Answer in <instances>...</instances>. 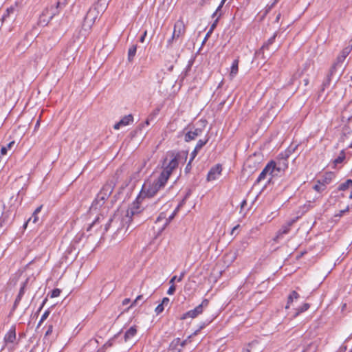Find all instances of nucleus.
I'll return each mask as SVG.
<instances>
[{"label":"nucleus","instance_id":"obj_1","mask_svg":"<svg viewBox=\"0 0 352 352\" xmlns=\"http://www.w3.org/2000/svg\"><path fill=\"white\" fill-rule=\"evenodd\" d=\"M188 157V152H169L167 153L166 158L163 162V170L160 174L167 181L175 169H176L179 164L186 162Z\"/></svg>","mask_w":352,"mask_h":352},{"label":"nucleus","instance_id":"obj_2","mask_svg":"<svg viewBox=\"0 0 352 352\" xmlns=\"http://www.w3.org/2000/svg\"><path fill=\"white\" fill-rule=\"evenodd\" d=\"M167 180L160 175L153 180L146 181L142 187L144 194L148 197H154L161 189L164 188Z\"/></svg>","mask_w":352,"mask_h":352},{"label":"nucleus","instance_id":"obj_3","mask_svg":"<svg viewBox=\"0 0 352 352\" xmlns=\"http://www.w3.org/2000/svg\"><path fill=\"white\" fill-rule=\"evenodd\" d=\"M107 8L105 1L98 0L97 3L91 7L85 16L84 25L91 27L98 18V16L104 12Z\"/></svg>","mask_w":352,"mask_h":352},{"label":"nucleus","instance_id":"obj_4","mask_svg":"<svg viewBox=\"0 0 352 352\" xmlns=\"http://www.w3.org/2000/svg\"><path fill=\"white\" fill-rule=\"evenodd\" d=\"M186 32V25L182 17L174 24L173 32L171 37L167 41V47H171L174 41L184 36Z\"/></svg>","mask_w":352,"mask_h":352},{"label":"nucleus","instance_id":"obj_5","mask_svg":"<svg viewBox=\"0 0 352 352\" xmlns=\"http://www.w3.org/2000/svg\"><path fill=\"white\" fill-rule=\"evenodd\" d=\"M281 170V167L277 166L276 164L274 162L271 161L266 165V166L261 171L255 182V184L259 183L262 180H264L266 178L267 175L270 176V177L269 178V182H270L272 177L277 176L278 173H280Z\"/></svg>","mask_w":352,"mask_h":352},{"label":"nucleus","instance_id":"obj_6","mask_svg":"<svg viewBox=\"0 0 352 352\" xmlns=\"http://www.w3.org/2000/svg\"><path fill=\"white\" fill-rule=\"evenodd\" d=\"M209 301L207 299H204L200 305L197 306L195 309L190 310L181 316V320H185L188 318H195L199 315L201 314L204 311V308L208 306Z\"/></svg>","mask_w":352,"mask_h":352},{"label":"nucleus","instance_id":"obj_7","mask_svg":"<svg viewBox=\"0 0 352 352\" xmlns=\"http://www.w3.org/2000/svg\"><path fill=\"white\" fill-rule=\"evenodd\" d=\"M60 3V1L59 0L56 3V8H53L52 6L50 8H47L45 10H43L42 14L40 16L39 19V23L42 25H46L48 24L50 21L53 18V16L56 14V12L54 10H56L59 5Z\"/></svg>","mask_w":352,"mask_h":352},{"label":"nucleus","instance_id":"obj_8","mask_svg":"<svg viewBox=\"0 0 352 352\" xmlns=\"http://www.w3.org/2000/svg\"><path fill=\"white\" fill-rule=\"evenodd\" d=\"M113 190V184L112 182H107L106 183L99 192V193L97 195V197L96 199V201L98 202V204H100L101 201L103 203L104 201L107 199L111 194L112 193Z\"/></svg>","mask_w":352,"mask_h":352},{"label":"nucleus","instance_id":"obj_9","mask_svg":"<svg viewBox=\"0 0 352 352\" xmlns=\"http://www.w3.org/2000/svg\"><path fill=\"white\" fill-rule=\"evenodd\" d=\"M221 171L222 168L220 164H217L212 167L208 173L207 180L210 182L217 179V177L221 175Z\"/></svg>","mask_w":352,"mask_h":352},{"label":"nucleus","instance_id":"obj_10","mask_svg":"<svg viewBox=\"0 0 352 352\" xmlns=\"http://www.w3.org/2000/svg\"><path fill=\"white\" fill-rule=\"evenodd\" d=\"M170 223V219H168L165 213L162 212L157 217L155 224L159 226L160 231H162Z\"/></svg>","mask_w":352,"mask_h":352},{"label":"nucleus","instance_id":"obj_11","mask_svg":"<svg viewBox=\"0 0 352 352\" xmlns=\"http://www.w3.org/2000/svg\"><path fill=\"white\" fill-rule=\"evenodd\" d=\"M185 341L181 342L179 338L174 339L170 344L168 350L171 352H181L182 348L184 346Z\"/></svg>","mask_w":352,"mask_h":352},{"label":"nucleus","instance_id":"obj_12","mask_svg":"<svg viewBox=\"0 0 352 352\" xmlns=\"http://www.w3.org/2000/svg\"><path fill=\"white\" fill-rule=\"evenodd\" d=\"M16 340V327L14 325L12 326L8 332L4 337V342L6 344L14 343Z\"/></svg>","mask_w":352,"mask_h":352},{"label":"nucleus","instance_id":"obj_13","mask_svg":"<svg viewBox=\"0 0 352 352\" xmlns=\"http://www.w3.org/2000/svg\"><path fill=\"white\" fill-rule=\"evenodd\" d=\"M133 117L131 114L124 116L118 123H116L113 128L116 130H118L121 126H126L131 122H133Z\"/></svg>","mask_w":352,"mask_h":352},{"label":"nucleus","instance_id":"obj_14","mask_svg":"<svg viewBox=\"0 0 352 352\" xmlns=\"http://www.w3.org/2000/svg\"><path fill=\"white\" fill-rule=\"evenodd\" d=\"M296 219H294L288 221L286 224L283 225L281 228L277 232L276 238H280L284 234H287L289 230L292 226L296 222Z\"/></svg>","mask_w":352,"mask_h":352},{"label":"nucleus","instance_id":"obj_15","mask_svg":"<svg viewBox=\"0 0 352 352\" xmlns=\"http://www.w3.org/2000/svg\"><path fill=\"white\" fill-rule=\"evenodd\" d=\"M104 219L102 215L98 216L96 219L87 227V231H91L92 229H95V231H98L99 228H101L100 223Z\"/></svg>","mask_w":352,"mask_h":352},{"label":"nucleus","instance_id":"obj_16","mask_svg":"<svg viewBox=\"0 0 352 352\" xmlns=\"http://www.w3.org/2000/svg\"><path fill=\"white\" fill-rule=\"evenodd\" d=\"M202 132L201 129H195L194 131H190L185 135L184 140L186 142H190L195 140L197 136L200 135Z\"/></svg>","mask_w":352,"mask_h":352},{"label":"nucleus","instance_id":"obj_17","mask_svg":"<svg viewBox=\"0 0 352 352\" xmlns=\"http://www.w3.org/2000/svg\"><path fill=\"white\" fill-rule=\"evenodd\" d=\"M137 333V327L132 326L127 329L124 333V339L125 342L131 340Z\"/></svg>","mask_w":352,"mask_h":352},{"label":"nucleus","instance_id":"obj_18","mask_svg":"<svg viewBox=\"0 0 352 352\" xmlns=\"http://www.w3.org/2000/svg\"><path fill=\"white\" fill-rule=\"evenodd\" d=\"M338 69H340L339 67L333 63L327 76V79L324 82V86H326L330 83L331 77L336 74Z\"/></svg>","mask_w":352,"mask_h":352},{"label":"nucleus","instance_id":"obj_19","mask_svg":"<svg viewBox=\"0 0 352 352\" xmlns=\"http://www.w3.org/2000/svg\"><path fill=\"white\" fill-rule=\"evenodd\" d=\"M27 283V281L23 283V285L21 286L20 290H19V292L15 299V301L14 302V305H13V308L12 309L14 310L16 307L18 306L19 303L20 302L24 293H25V285Z\"/></svg>","mask_w":352,"mask_h":352},{"label":"nucleus","instance_id":"obj_20","mask_svg":"<svg viewBox=\"0 0 352 352\" xmlns=\"http://www.w3.org/2000/svg\"><path fill=\"white\" fill-rule=\"evenodd\" d=\"M239 71V60L235 59L231 66L230 76L231 78L235 77Z\"/></svg>","mask_w":352,"mask_h":352},{"label":"nucleus","instance_id":"obj_21","mask_svg":"<svg viewBox=\"0 0 352 352\" xmlns=\"http://www.w3.org/2000/svg\"><path fill=\"white\" fill-rule=\"evenodd\" d=\"M43 208V206L41 205L38 208H36V210L34 211L32 217L28 219V223L32 221L33 223H36L38 222L39 218H38V213L41 211V209Z\"/></svg>","mask_w":352,"mask_h":352},{"label":"nucleus","instance_id":"obj_22","mask_svg":"<svg viewBox=\"0 0 352 352\" xmlns=\"http://www.w3.org/2000/svg\"><path fill=\"white\" fill-rule=\"evenodd\" d=\"M8 214L3 212V208L0 207V228L3 227L8 222Z\"/></svg>","mask_w":352,"mask_h":352},{"label":"nucleus","instance_id":"obj_23","mask_svg":"<svg viewBox=\"0 0 352 352\" xmlns=\"http://www.w3.org/2000/svg\"><path fill=\"white\" fill-rule=\"evenodd\" d=\"M298 298L299 294L296 291H292L287 298V302L285 308L288 309L290 306V304L292 303L294 300H297Z\"/></svg>","mask_w":352,"mask_h":352},{"label":"nucleus","instance_id":"obj_24","mask_svg":"<svg viewBox=\"0 0 352 352\" xmlns=\"http://www.w3.org/2000/svg\"><path fill=\"white\" fill-rule=\"evenodd\" d=\"M137 51V45H133L128 51V60L131 62L135 56Z\"/></svg>","mask_w":352,"mask_h":352},{"label":"nucleus","instance_id":"obj_25","mask_svg":"<svg viewBox=\"0 0 352 352\" xmlns=\"http://www.w3.org/2000/svg\"><path fill=\"white\" fill-rule=\"evenodd\" d=\"M352 187V179H349L346 182L340 184L338 186V190H346V189Z\"/></svg>","mask_w":352,"mask_h":352},{"label":"nucleus","instance_id":"obj_26","mask_svg":"<svg viewBox=\"0 0 352 352\" xmlns=\"http://www.w3.org/2000/svg\"><path fill=\"white\" fill-rule=\"evenodd\" d=\"M276 34H274V35L272 36H271L268 40L262 46V47L261 48V51H264L265 49H268L269 46L270 45H272L274 41H275V38H276Z\"/></svg>","mask_w":352,"mask_h":352},{"label":"nucleus","instance_id":"obj_27","mask_svg":"<svg viewBox=\"0 0 352 352\" xmlns=\"http://www.w3.org/2000/svg\"><path fill=\"white\" fill-rule=\"evenodd\" d=\"M14 11L15 8L14 6H11L7 8L6 13L2 16V20L3 21H6L8 18L10 16L11 14H13L14 13Z\"/></svg>","mask_w":352,"mask_h":352},{"label":"nucleus","instance_id":"obj_28","mask_svg":"<svg viewBox=\"0 0 352 352\" xmlns=\"http://www.w3.org/2000/svg\"><path fill=\"white\" fill-rule=\"evenodd\" d=\"M15 144L14 141H12L8 143L6 146H2L1 148V153L2 155H6L8 150H10L12 146Z\"/></svg>","mask_w":352,"mask_h":352},{"label":"nucleus","instance_id":"obj_29","mask_svg":"<svg viewBox=\"0 0 352 352\" xmlns=\"http://www.w3.org/2000/svg\"><path fill=\"white\" fill-rule=\"evenodd\" d=\"M310 305L309 303H304L299 308L296 309V312L294 314V316H298L300 313H302L307 311L309 308Z\"/></svg>","mask_w":352,"mask_h":352},{"label":"nucleus","instance_id":"obj_30","mask_svg":"<svg viewBox=\"0 0 352 352\" xmlns=\"http://www.w3.org/2000/svg\"><path fill=\"white\" fill-rule=\"evenodd\" d=\"M333 177V175L331 173H326L325 175L324 176V178L322 179V186H325L326 184H329Z\"/></svg>","mask_w":352,"mask_h":352},{"label":"nucleus","instance_id":"obj_31","mask_svg":"<svg viewBox=\"0 0 352 352\" xmlns=\"http://www.w3.org/2000/svg\"><path fill=\"white\" fill-rule=\"evenodd\" d=\"M208 141V139L206 140H199L198 142L197 143V145L195 146V149L199 151Z\"/></svg>","mask_w":352,"mask_h":352},{"label":"nucleus","instance_id":"obj_32","mask_svg":"<svg viewBox=\"0 0 352 352\" xmlns=\"http://www.w3.org/2000/svg\"><path fill=\"white\" fill-rule=\"evenodd\" d=\"M351 49L352 47L351 46H347L345 48H344L342 50V51L341 52L340 54L342 57H344V58H346V56L349 54V53L351 52Z\"/></svg>","mask_w":352,"mask_h":352},{"label":"nucleus","instance_id":"obj_33","mask_svg":"<svg viewBox=\"0 0 352 352\" xmlns=\"http://www.w3.org/2000/svg\"><path fill=\"white\" fill-rule=\"evenodd\" d=\"M221 16V13H218V14L215 16L216 19L214 20L213 23L211 25L210 28L209 30V33H212V31L214 30V28H216L217 24L218 23L219 19L220 18Z\"/></svg>","mask_w":352,"mask_h":352},{"label":"nucleus","instance_id":"obj_34","mask_svg":"<svg viewBox=\"0 0 352 352\" xmlns=\"http://www.w3.org/2000/svg\"><path fill=\"white\" fill-rule=\"evenodd\" d=\"M344 60H345V58L344 57H342L341 55H339L337 57L336 60L334 63L336 65H338L340 69H342V63L344 62Z\"/></svg>","mask_w":352,"mask_h":352},{"label":"nucleus","instance_id":"obj_35","mask_svg":"<svg viewBox=\"0 0 352 352\" xmlns=\"http://www.w3.org/2000/svg\"><path fill=\"white\" fill-rule=\"evenodd\" d=\"M226 1L227 0H221L220 5L218 6V8L215 10V12L213 13L212 18H215V16L218 14V13H221V9Z\"/></svg>","mask_w":352,"mask_h":352},{"label":"nucleus","instance_id":"obj_36","mask_svg":"<svg viewBox=\"0 0 352 352\" xmlns=\"http://www.w3.org/2000/svg\"><path fill=\"white\" fill-rule=\"evenodd\" d=\"M325 186H322V183L320 181H318V184H316L314 186V189L318 192H321L324 190Z\"/></svg>","mask_w":352,"mask_h":352},{"label":"nucleus","instance_id":"obj_37","mask_svg":"<svg viewBox=\"0 0 352 352\" xmlns=\"http://www.w3.org/2000/svg\"><path fill=\"white\" fill-rule=\"evenodd\" d=\"M50 311H49V310H46V311L43 313V314L42 315V316H41V320H40V321H39V322H38V326H39V325H41V324L43 322V321H44V320H45L47 318V317H48V316H49V315H50Z\"/></svg>","mask_w":352,"mask_h":352},{"label":"nucleus","instance_id":"obj_38","mask_svg":"<svg viewBox=\"0 0 352 352\" xmlns=\"http://www.w3.org/2000/svg\"><path fill=\"white\" fill-rule=\"evenodd\" d=\"M345 158V155L343 152H342V153L340 154V156H338L335 160H334V163L336 164H340V163H342L343 162V160H344Z\"/></svg>","mask_w":352,"mask_h":352},{"label":"nucleus","instance_id":"obj_39","mask_svg":"<svg viewBox=\"0 0 352 352\" xmlns=\"http://www.w3.org/2000/svg\"><path fill=\"white\" fill-rule=\"evenodd\" d=\"M164 307H165V306L163 305L162 303L158 305L157 306V307L155 308V311L156 314L159 315L160 314L163 312V311L164 310Z\"/></svg>","mask_w":352,"mask_h":352},{"label":"nucleus","instance_id":"obj_40","mask_svg":"<svg viewBox=\"0 0 352 352\" xmlns=\"http://www.w3.org/2000/svg\"><path fill=\"white\" fill-rule=\"evenodd\" d=\"M60 292H61L60 289H54L52 292L51 297L52 298L58 297V296H60Z\"/></svg>","mask_w":352,"mask_h":352},{"label":"nucleus","instance_id":"obj_41","mask_svg":"<svg viewBox=\"0 0 352 352\" xmlns=\"http://www.w3.org/2000/svg\"><path fill=\"white\" fill-rule=\"evenodd\" d=\"M112 221H113V219L112 218H109L108 221L106 223V224L104 226L103 233L107 232V230L109 228L110 224H111V223Z\"/></svg>","mask_w":352,"mask_h":352},{"label":"nucleus","instance_id":"obj_42","mask_svg":"<svg viewBox=\"0 0 352 352\" xmlns=\"http://www.w3.org/2000/svg\"><path fill=\"white\" fill-rule=\"evenodd\" d=\"M175 292V285H171L169 289L167 291V294L168 295H173Z\"/></svg>","mask_w":352,"mask_h":352},{"label":"nucleus","instance_id":"obj_43","mask_svg":"<svg viewBox=\"0 0 352 352\" xmlns=\"http://www.w3.org/2000/svg\"><path fill=\"white\" fill-rule=\"evenodd\" d=\"M198 152H199V151L196 150L195 148L192 151V152L191 153V155H191L190 159V162H192V160L197 156Z\"/></svg>","mask_w":352,"mask_h":352},{"label":"nucleus","instance_id":"obj_44","mask_svg":"<svg viewBox=\"0 0 352 352\" xmlns=\"http://www.w3.org/2000/svg\"><path fill=\"white\" fill-rule=\"evenodd\" d=\"M170 300L168 298L165 297L162 299V304L166 307L169 304Z\"/></svg>","mask_w":352,"mask_h":352},{"label":"nucleus","instance_id":"obj_45","mask_svg":"<svg viewBox=\"0 0 352 352\" xmlns=\"http://www.w3.org/2000/svg\"><path fill=\"white\" fill-rule=\"evenodd\" d=\"M142 298H143V296L142 295H139L138 296H137V298L135 299V300L131 304V306H133L134 305L137 304L138 302V301L142 300Z\"/></svg>","mask_w":352,"mask_h":352},{"label":"nucleus","instance_id":"obj_46","mask_svg":"<svg viewBox=\"0 0 352 352\" xmlns=\"http://www.w3.org/2000/svg\"><path fill=\"white\" fill-rule=\"evenodd\" d=\"M146 34H147V31H146V30H145V31L144 32V33L142 34V35L141 36V37L140 38V41L141 43H144V39H145V38H146Z\"/></svg>","mask_w":352,"mask_h":352},{"label":"nucleus","instance_id":"obj_47","mask_svg":"<svg viewBox=\"0 0 352 352\" xmlns=\"http://www.w3.org/2000/svg\"><path fill=\"white\" fill-rule=\"evenodd\" d=\"M278 1L279 0H274V2L270 6H267L266 12H268L270 10H271Z\"/></svg>","mask_w":352,"mask_h":352},{"label":"nucleus","instance_id":"obj_48","mask_svg":"<svg viewBox=\"0 0 352 352\" xmlns=\"http://www.w3.org/2000/svg\"><path fill=\"white\" fill-rule=\"evenodd\" d=\"M135 214V212L133 210H127L126 217L130 219L132 215Z\"/></svg>","mask_w":352,"mask_h":352},{"label":"nucleus","instance_id":"obj_49","mask_svg":"<svg viewBox=\"0 0 352 352\" xmlns=\"http://www.w3.org/2000/svg\"><path fill=\"white\" fill-rule=\"evenodd\" d=\"M176 280H177V276H173V277L171 278V279L170 280L169 283H170V285H174V283H175V281Z\"/></svg>","mask_w":352,"mask_h":352},{"label":"nucleus","instance_id":"obj_50","mask_svg":"<svg viewBox=\"0 0 352 352\" xmlns=\"http://www.w3.org/2000/svg\"><path fill=\"white\" fill-rule=\"evenodd\" d=\"M349 206H348L345 210H340V214H338V216H339V217L342 216V215L344 214V212H347V211H349Z\"/></svg>","mask_w":352,"mask_h":352},{"label":"nucleus","instance_id":"obj_51","mask_svg":"<svg viewBox=\"0 0 352 352\" xmlns=\"http://www.w3.org/2000/svg\"><path fill=\"white\" fill-rule=\"evenodd\" d=\"M184 275H185V272H182V273H181V274H180V276H179V277L177 278V281H178V282L182 281V279L184 278Z\"/></svg>","mask_w":352,"mask_h":352},{"label":"nucleus","instance_id":"obj_52","mask_svg":"<svg viewBox=\"0 0 352 352\" xmlns=\"http://www.w3.org/2000/svg\"><path fill=\"white\" fill-rule=\"evenodd\" d=\"M191 162H190V161L189 160V162H188V164H187V166H186V172L189 171V170L191 169Z\"/></svg>","mask_w":352,"mask_h":352},{"label":"nucleus","instance_id":"obj_53","mask_svg":"<svg viewBox=\"0 0 352 352\" xmlns=\"http://www.w3.org/2000/svg\"><path fill=\"white\" fill-rule=\"evenodd\" d=\"M177 210H175L168 217H167L168 219H170V221L174 218L175 214H176Z\"/></svg>","mask_w":352,"mask_h":352},{"label":"nucleus","instance_id":"obj_54","mask_svg":"<svg viewBox=\"0 0 352 352\" xmlns=\"http://www.w3.org/2000/svg\"><path fill=\"white\" fill-rule=\"evenodd\" d=\"M129 302H130V299H129V298H125V299L122 301V305H128Z\"/></svg>","mask_w":352,"mask_h":352},{"label":"nucleus","instance_id":"obj_55","mask_svg":"<svg viewBox=\"0 0 352 352\" xmlns=\"http://www.w3.org/2000/svg\"><path fill=\"white\" fill-rule=\"evenodd\" d=\"M211 33H209V31L207 32L204 41H203V44L208 40V37L210 36Z\"/></svg>","mask_w":352,"mask_h":352},{"label":"nucleus","instance_id":"obj_56","mask_svg":"<svg viewBox=\"0 0 352 352\" xmlns=\"http://www.w3.org/2000/svg\"><path fill=\"white\" fill-rule=\"evenodd\" d=\"M251 349H252V346H251V345H249L248 346V348H246L245 349H244L243 351V352H251Z\"/></svg>","mask_w":352,"mask_h":352},{"label":"nucleus","instance_id":"obj_57","mask_svg":"<svg viewBox=\"0 0 352 352\" xmlns=\"http://www.w3.org/2000/svg\"><path fill=\"white\" fill-rule=\"evenodd\" d=\"M239 227V225H237L235 227H234L233 229L232 230L231 234H234V233L236 232V230H237V228Z\"/></svg>","mask_w":352,"mask_h":352},{"label":"nucleus","instance_id":"obj_58","mask_svg":"<svg viewBox=\"0 0 352 352\" xmlns=\"http://www.w3.org/2000/svg\"><path fill=\"white\" fill-rule=\"evenodd\" d=\"M52 331V326H50L48 330L46 331V335L50 334Z\"/></svg>","mask_w":352,"mask_h":352},{"label":"nucleus","instance_id":"obj_59","mask_svg":"<svg viewBox=\"0 0 352 352\" xmlns=\"http://www.w3.org/2000/svg\"><path fill=\"white\" fill-rule=\"evenodd\" d=\"M247 204L246 200H243L241 204V207L243 208Z\"/></svg>","mask_w":352,"mask_h":352},{"label":"nucleus","instance_id":"obj_60","mask_svg":"<svg viewBox=\"0 0 352 352\" xmlns=\"http://www.w3.org/2000/svg\"><path fill=\"white\" fill-rule=\"evenodd\" d=\"M46 301H47V299H45V300H43V302L42 305H41V307H40V308H39V309H38V311H40V310L43 308V307L44 306V305H45V302H46Z\"/></svg>","mask_w":352,"mask_h":352},{"label":"nucleus","instance_id":"obj_61","mask_svg":"<svg viewBox=\"0 0 352 352\" xmlns=\"http://www.w3.org/2000/svg\"><path fill=\"white\" fill-rule=\"evenodd\" d=\"M40 125V119L37 120L36 123V125H35V129L38 128Z\"/></svg>","mask_w":352,"mask_h":352},{"label":"nucleus","instance_id":"obj_62","mask_svg":"<svg viewBox=\"0 0 352 352\" xmlns=\"http://www.w3.org/2000/svg\"><path fill=\"white\" fill-rule=\"evenodd\" d=\"M304 82H305V85H308V83H309V80H308L307 78L305 79V80H304Z\"/></svg>","mask_w":352,"mask_h":352},{"label":"nucleus","instance_id":"obj_63","mask_svg":"<svg viewBox=\"0 0 352 352\" xmlns=\"http://www.w3.org/2000/svg\"><path fill=\"white\" fill-rule=\"evenodd\" d=\"M210 1V0H202V3L203 4L208 3H209Z\"/></svg>","mask_w":352,"mask_h":352},{"label":"nucleus","instance_id":"obj_64","mask_svg":"<svg viewBox=\"0 0 352 352\" xmlns=\"http://www.w3.org/2000/svg\"><path fill=\"white\" fill-rule=\"evenodd\" d=\"M349 199H352V192H351L350 195H349Z\"/></svg>","mask_w":352,"mask_h":352}]
</instances>
